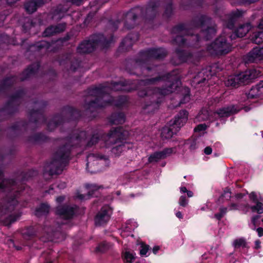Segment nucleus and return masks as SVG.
<instances>
[{
    "mask_svg": "<svg viewBox=\"0 0 263 263\" xmlns=\"http://www.w3.org/2000/svg\"><path fill=\"white\" fill-rule=\"evenodd\" d=\"M252 26L249 23L239 25L235 29L234 33L238 37L245 36L251 29Z\"/></svg>",
    "mask_w": 263,
    "mask_h": 263,
    "instance_id": "16",
    "label": "nucleus"
},
{
    "mask_svg": "<svg viewBox=\"0 0 263 263\" xmlns=\"http://www.w3.org/2000/svg\"><path fill=\"white\" fill-rule=\"evenodd\" d=\"M180 190L181 193H186L187 192L186 188L184 186L180 187Z\"/></svg>",
    "mask_w": 263,
    "mask_h": 263,
    "instance_id": "51",
    "label": "nucleus"
},
{
    "mask_svg": "<svg viewBox=\"0 0 263 263\" xmlns=\"http://www.w3.org/2000/svg\"><path fill=\"white\" fill-rule=\"evenodd\" d=\"M137 227L138 224L136 222L132 220H128L122 227V230L121 233V236L123 237L128 236L131 232Z\"/></svg>",
    "mask_w": 263,
    "mask_h": 263,
    "instance_id": "15",
    "label": "nucleus"
},
{
    "mask_svg": "<svg viewBox=\"0 0 263 263\" xmlns=\"http://www.w3.org/2000/svg\"><path fill=\"white\" fill-rule=\"evenodd\" d=\"M19 215H11L9 217H8L6 220L4 221V223L5 225H9L11 223L15 221L18 218Z\"/></svg>",
    "mask_w": 263,
    "mask_h": 263,
    "instance_id": "33",
    "label": "nucleus"
},
{
    "mask_svg": "<svg viewBox=\"0 0 263 263\" xmlns=\"http://www.w3.org/2000/svg\"><path fill=\"white\" fill-rule=\"evenodd\" d=\"M199 37L197 36H193V35H189V34H186L184 36L178 35L175 39V42L179 45H193L192 43H187L186 41L190 40H194L196 39L198 40Z\"/></svg>",
    "mask_w": 263,
    "mask_h": 263,
    "instance_id": "19",
    "label": "nucleus"
},
{
    "mask_svg": "<svg viewBox=\"0 0 263 263\" xmlns=\"http://www.w3.org/2000/svg\"><path fill=\"white\" fill-rule=\"evenodd\" d=\"M258 0H248V2L250 3L255 2L256 1H257Z\"/></svg>",
    "mask_w": 263,
    "mask_h": 263,
    "instance_id": "60",
    "label": "nucleus"
},
{
    "mask_svg": "<svg viewBox=\"0 0 263 263\" xmlns=\"http://www.w3.org/2000/svg\"><path fill=\"white\" fill-rule=\"evenodd\" d=\"M49 173L50 174L52 175L53 174L58 173V170H55V171L50 170Z\"/></svg>",
    "mask_w": 263,
    "mask_h": 263,
    "instance_id": "57",
    "label": "nucleus"
},
{
    "mask_svg": "<svg viewBox=\"0 0 263 263\" xmlns=\"http://www.w3.org/2000/svg\"><path fill=\"white\" fill-rule=\"evenodd\" d=\"M187 60H188L187 58H185V59H182V61H187Z\"/></svg>",
    "mask_w": 263,
    "mask_h": 263,
    "instance_id": "61",
    "label": "nucleus"
},
{
    "mask_svg": "<svg viewBox=\"0 0 263 263\" xmlns=\"http://www.w3.org/2000/svg\"><path fill=\"white\" fill-rule=\"evenodd\" d=\"M95 137H92V139H91V141H93V140L95 139Z\"/></svg>",
    "mask_w": 263,
    "mask_h": 263,
    "instance_id": "64",
    "label": "nucleus"
},
{
    "mask_svg": "<svg viewBox=\"0 0 263 263\" xmlns=\"http://www.w3.org/2000/svg\"><path fill=\"white\" fill-rule=\"evenodd\" d=\"M188 118V114L185 110L181 111L175 118L173 123H172L177 129L180 128L186 122Z\"/></svg>",
    "mask_w": 263,
    "mask_h": 263,
    "instance_id": "13",
    "label": "nucleus"
},
{
    "mask_svg": "<svg viewBox=\"0 0 263 263\" xmlns=\"http://www.w3.org/2000/svg\"><path fill=\"white\" fill-rule=\"evenodd\" d=\"M204 152L206 155H210L212 152V149L211 147L208 146L204 149Z\"/></svg>",
    "mask_w": 263,
    "mask_h": 263,
    "instance_id": "41",
    "label": "nucleus"
},
{
    "mask_svg": "<svg viewBox=\"0 0 263 263\" xmlns=\"http://www.w3.org/2000/svg\"><path fill=\"white\" fill-rule=\"evenodd\" d=\"M88 189L89 191L94 192L97 191L100 188V186H99L95 184L88 185L87 186Z\"/></svg>",
    "mask_w": 263,
    "mask_h": 263,
    "instance_id": "37",
    "label": "nucleus"
},
{
    "mask_svg": "<svg viewBox=\"0 0 263 263\" xmlns=\"http://www.w3.org/2000/svg\"><path fill=\"white\" fill-rule=\"evenodd\" d=\"M230 37L232 40L233 39V35H231V36H230Z\"/></svg>",
    "mask_w": 263,
    "mask_h": 263,
    "instance_id": "63",
    "label": "nucleus"
},
{
    "mask_svg": "<svg viewBox=\"0 0 263 263\" xmlns=\"http://www.w3.org/2000/svg\"><path fill=\"white\" fill-rule=\"evenodd\" d=\"M67 11L66 9L64 10H57L55 11L53 18L55 19H61L64 16V13Z\"/></svg>",
    "mask_w": 263,
    "mask_h": 263,
    "instance_id": "35",
    "label": "nucleus"
},
{
    "mask_svg": "<svg viewBox=\"0 0 263 263\" xmlns=\"http://www.w3.org/2000/svg\"><path fill=\"white\" fill-rule=\"evenodd\" d=\"M263 226V218L260 216H256L252 218L250 227L252 229Z\"/></svg>",
    "mask_w": 263,
    "mask_h": 263,
    "instance_id": "21",
    "label": "nucleus"
},
{
    "mask_svg": "<svg viewBox=\"0 0 263 263\" xmlns=\"http://www.w3.org/2000/svg\"><path fill=\"white\" fill-rule=\"evenodd\" d=\"M111 213L112 210L109 206H103L96 217V224L101 226L106 223L110 219Z\"/></svg>",
    "mask_w": 263,
    "mask_h": 263,
    "instance_id": "8",
    "label": "nucleus"
},
{
    "mask_svg": "<svg viewBox=\"0 0 263 263\" xmlns=\"http://www.w3.org/2000/svg\"><path fill=\"white\" fill-rule=\"evenodd\" d=\"M172 80V78H169V80L167 81V85H171L168 88H163L161 90L159 89L152 90L150 89L149 87H146V89L148 90H146V92H145V90L139 91V96L141 97H144L146 96H152L153 102L151 104L147 105L145 109L148 108V110H151L153 108H157L158 107V101L155 102L156 99L158 98L160 95H167L174 91V90L176 89L179 83V81H176L175 83H172L171 81Z\"/></svg>",
    "mask_w": 263,
    "mask_h": 263,
    "instance_id": "2",
    "label": "nucleus"
},
{
    "mask_svg": "<svg viewBox=\"0 0 263 263\" xmlns=\"http://www.w3.org/2000/svg\"><path fill=\"white\" fill-rule=\"evenodd\" d=\"M239 110V109L234 105L223 107L214 114L215 118L227 117L232 114L237 113Z\"/></svg>",
    "mask_w": 263,
    "mask_h": 263,
    "instance_id": "11",
    "label": "nucleus"
},
{
    "mask_svg": "<svg viewBox=\"0 0 263 263\" xmlns=\"http://www.w3.org/2000/svg\"><path fill=\"white\" fill-rule=\"evenodd\" d=\"M77 197L81 200H83V199H86L85 198V196H84L83 195H82V194H79L77 196Z\"/></svg>",
    "mask_w": 263,
    "mask_h": 263,
    "instance_id": "53",
    "label": "nucleus"
},
{
    "mask_svg": "<svg viewBox=\"0 0 263 263\" xmlns=\"http://www.w3.org/2000/svg\"><path fill=\"white\" fill-rule=\"evenodd\" d=\"M243 194H241V193H239V194H237L236 195L235 197H236V199H240V198H242L243 197Z\"/></svg>",
    "mask_w": 263,
    "mask_h": 263,
    "instance_id": "55",
    "label": "nucleus"
},
{
    "mask_svg": "<svg viewBox=\"0 0 263 263\" xmlns=\"http://www.w3.org/2000/svg\"><path fill=\"white\" fill-rule=\"evenodd\" d=\"M149 247L147 245L142 243L140 250V254L142 256H147L148 254Z\"/></svg>",
    "mask_w": 263,
    "mask_h": 263,
    "instance_id": "31",
    "label": "nucleus"
},
{
    "mask_svg": "<svg viewBox=\"0 0 263 263\" xmlns=\"http://www.w3.org/2000/svg\"><path fill=\"white\" fill-rule=\"evenodd\" d=\"M263 96V81L253 86L248 93V98L253 99Z\"/></svg>",
    "mask_w": 263,
    "mask_h": 263,
    "instance_id": "14",
    "label": "nucleus"
},
{
    "mask_svg": "<svg viewBox=\"0 0 263 263\" xmlns=\"http://www.w3.org/2000/svg\"><path fill=\"white\" fill-rule=\"evenodd\" d=\"M82 0H70L71 2L77 5H79Z\"/></svg>",
    "mask_w": 263,
    "mask_h": 263,
    "instance_id": "45",
    "label": "nucleus"
},
{
    "mask_svg": "<svg viewBox=\"0 0 263 263\" xmlns=\"http://www.w3.org/2000/svg\"><path fill=\"white\" fill-rule=\"evenodd\" d=\"M147 54L152 58H160L164 53L161 49H152L148 51Z\"/></svg>",
    "mask_w": 263,
    "mask_h": 263,
    "instance_id": "25",
    "label": "nucleus"
},
{
    "mask_svg": "<svg viewBox=\"0 0 263 263\" xmlns=\"http://www.w3.org/2000/svg\"><path fill=\"white\" fill-rule=\"evenodd\" d=\"M65 28V24H60L55 26H51L47 28L44 32L45 36H48L54 33H59L64 30Z\"/></svg>",
    "mask_w": 263,
    "mask_h": 263,
    "instance_id": "20",
    "label": "nucleus"
},
{
    "mask_svg": "<svg viewBox=\"0 0 263 263\" xmlns=\"http://www.w3.org/2000/svg\"><path fill=\"white\" fill-rule=\"evenodd\" d=\"M187 193V195L189 197H193V193L192 192L190 191H187V192H186Z\"/></svg>",
    "mask_w": 263,
    "mask_h": 263,
    "instance_id": "56",
    "label": "nucleus"
},
{
    "mask_svg": "<svg viewBox=\"0 0 263 263\" xmlns=\"http://www.w3.org/2000/svg\"><path fill=\"white\" fill-rule=\"evenodd\" d=\"M116 85L118 87L117 88H116L115 86L113 88V89L115 90H121L122 89L121 88V84L120 83H116Z\"/></svg>",
    "mask_w": 263,
    "mask_h": 263,
    "instance_id": "48",
    "label": "nucleus"
},
{
    "mask_svg": "<svg viewBox=\"0 0 263 263\" xmlns=\"http://www.w3.org/2000/svg\"><path fill=\"white\" fill-rule=\"evenodd\" d=\"M263 60V46L254 48L245 57L246 62H255Z\"/></svg>",
    "mask_w": 263,
    "mask_h": 263,
    "instance_id": "10",
    "label": "nucleus"
},
{
    "mask_svg": "<svg viewBox=\"0 0 263 263\" xmlns=\"http://www.w3.org/2000/svg\"><path fill=\"white\" fill-rule=\"evenodd\" d=\"M234 24V19L231 20L230 22H229L228 24H226L227 27L229 29H231L233 26Z\"/></svg>",
    "mask_w": 263,
    "mask_h": 263,
    "instance_id": "43",
    "label": "nucleus"
},
{
    "mask_svg": "<svg viewBox=\"0 0 263 263\" xmlns=\"http://www.w3.org/2000/svg\"><path fill=\"white\" fill-rule=\"evenodd\" d=\"M260 74L258 70L249 69L238 74L230 76L225 81L227 86L235 87L239 84H247L257 78Z\"/></svg>",
    "mask_w": 263,
    "mask_h": 263,
    "instance_id": "4",
    "label": "nucleus"
},
{
    "mask_svg": "<svg viewBox=\"0 0 263 263\" xmlns=\"http://www.w3.org/2000/svg\"><path fill=\"white\" fill-rule=\"evenodd\" d=\"M255 249H259L260 248V241L259 240H257L255 242Z\"/></svg>",
    "mask_w": 263,
    "mask_h": 263,
    "instance_id": "44",
    "label": "nucleus"
},
{
    "mask_svg": "<svg viewBox=\"0 0 263 263\" xmlns=\"http://www.w3.org/2000/svg\"><path fill=\"white\" fill-rule=\"evenodd\" d=\"M101 160H99L94 155L91 154L87 157V168L91 167L93 164L101 163Z\"/></svg>",
    "mask_w": 263,
    "mask_h": 263,
    "instance_id": "24",
    "label": "nucleus"
},
{
    "mask_svg": "<svg viewBox=\"0 0 263 263\" xmlns=\"http://www.w3.org/2000/svg\"><path fill=\"white\" fill-rule=\"evenodd\" d=\"M160 249V248L158 246H155L153 248V252L154 254H156L157 253V252L158 251V250Z\"/></svg>",
    "mask_w": 263,
    "mask_h": 263,
    "instance_id": "49",
    "label": "nucleus"
},
{
    "mask_svg": "<svg viewBox=\"0 0 263 263\" xmlns=\"http://www.w3.org/2000/svg\"><path fill=\"white\" fill-rule=\"evenodd\" d=\"M197 120L200 121L206 120H213L211 116H210L209 112L208 110L204 109L202 110L197 116Z\"/></svg>",
    "mask_w": 263,
    "mask_h": 263,
    "instance_id": "26",
    "label": "nucleus"
},
{
    "mask_svg": "<svg viewBox=\"0 0 263 263\" xmlns=\"http://www.w3.org/2000/svg\"><path fill=\"white\" fill-rule=\"evenodd\" d=\"M224 197L227 198L228 199L230 198L231 197V192L229 189H227L224 190V193L222 195Z\"/></svg>",
    "mask_w": 263,
    "mask_h": 263,
    "instance_id": "39",
    "label": "nucleus"
},
{
    "mask_svg": "<svg viewBox=\"0 0 263 263\" xmlns=\"http://www.w3.org/2000/svg\"><path fill=\"white\" fill-rule=\"evenodd\" d=\"M67 147V146H65L57 152L54 159L50 164L49 167L57 166L61 167L67 162L69 154V149Z\"/></svg>",
    "mask_w": 263,
    "mask_h": 263,
    "instance_id": "6",
    "label": "nucleus"
},
{
    "mask_svg": "<svg viewBox=\"0 0 263 263\" xmlns=\"http://www.w3.org/2000/svg\"><path fill=\"white\" fill-rule=\"evenodd\" d=\"M154 81H156V80H148V81H146V82L142 81L141 82V85L145 84L147 83H151L152 82H154Z\"/></svg>",
    "mask_w": 263,
    "mask_h": 263,
    "instance_id": "50",
    "label": "nucleus"
},
{
    "mask_svg": "<svg viewBox=\"0 0 263 263\" xmlns=\"http://www.w3.org/2000/svg\"><path fill=\"white\" fill-rule=\"evenodd\" d=\"M258 28L259 29H263V18L260 21V22L258 25Z\"/></svg>",
    "mask_w": 263,
    "mask_h": 263,
    "instance_id": "52",
    "label": "nucleus"
},
{
    "mask_svg": "<svg viewBox=\"0 0 263 263\" xmlns=\"http://www.w3.org/2000/svg\"><path fill=\"white\" fill-rule=\"evenodd\" d=\"M227 208L222 207L220 209V212L215 215V217L218 220L220 219L227 212Z\"/></svg>",
    "mask_w": 263,
    "mask_h": 263,
    "instance_id": "34",
    "label": "nucleus"
},
{
    "mask_svg": "<svg viewBox=\"0 0 263 263\" xmlns=\"http://www.w3.org/2000/svg\"><path fill=\"white\" fill-rule=\"evenodd\" d=\"M178 130L172 123L170 126H165L162 129L161 137L163 139H170L172 138L174 133Z\"/></svg>",
    "mask_w": 263,
    "mask_h": 263,
    "instance_id": "18",
    "label": "nucleus"
},
{
    "mask_svg": "<svg viewBox=\"0 0 263 263\" xmlns=\"http://www.w3.org/2000/svg\"><path fill=\"white\" fill-rule=\"evenodd\" d=\"M258 235L259 237H261L263 235V228L261 227H258L256 229Z\"/></svg>",
    "mask_w": 263,
    "mask_h": 263,
    "instance_id": "42",
    "label": "nucleus"
},
{
    "mask_svg": "<svg viewBox=\"0 0 263 263\" xmlns=\"http://www.w3.org/2000/svg\"><path fill=\"white\" fill-rule=\"evenodd\" d=\"M64 197L60 196V197H58L56 200H57V202L61 203L64 200Z\"/></svg>",
    "mask_w": 263,
    "mask_h": 263,
    "instance_id": "47",
    "label": "nucleus"
},
{
    "mask_svg": "<svg viewBox=\"0 0 263 263\" xmlns=\"http://www.w3.org/2000/svg\"><path fill=\"white\" fill-rule=\"evenodd\" d=\"M206 128L207 126L205 124H200L195 128L194 131L195 132L198 133L199 134L201 135L204 133V131Z\"/></svg>",
    "mask_w": 263,
    "mask_h": 263,
    "instance_id": "32",
    "label": "nucleus"
},
{
    "mask_svg": "<svg viewBox=\"0 0 263 263\" xmlns=\"http://www.w3.org/2000/svg\"><path fill=\"white\" fill-rule=\"evenodd\" d=\"M98 36H93L91 40L83 42L78 47V51L80 53H88L92 51L93 49L101 42L98 40Z\"/></svg>",
    "mask_w": 263,
    "mask_h": 263,
    "instance_id": "7",
    "label": "nucleus"
},
{
    "mask_svg": "<svg viewBox=\"0 0 263 263\" xmlns=\"http://www.w3.org/2000/svg\"><path fill=\"white\" fill-rule=\"evenodd\" d=\"M57 186L60 189H64L66 186V184L65 182H62L60 184H58Z\"/></svg>",
    "mask_w": 263,
    "mask_h": 263,
    "instance_id": "46",
    "label": "nucleus"
},
{
    "mask_svg": "<svg viewBox=\"0 0 263 263\" xmlns=\"http://www.w3.org/2000/svg\"><path fill=\"white\" fill-rule=\"evenodd\" d=\"M114 118H116L115 120L112 121L114 124H122L124 122V116L122 114H120L118 115H115Z\"/></svg>",
    "mask_w": 263,
    "mask_h": 263,
    "instance_id": "30",
    "label": "nucleus"
},
{
    "mask_svg": "<svg viewBox=\"0 0 263 263\" xmlns=\"http://www.w3.org/2000/svg\"><path fill=\"white\" fill-rule=\"evenodd\" d=\"M194 82H196V83H199L200 82V80L198 81L197 80V78L195 77V79H194Z\"/></svg>",
    "mask_w": 263,
    "mask_h": 263,
    "instance_id": "59",
    "label": "nucleus"
},
{
    "mask_svg": "<svg viewBox=\"0 0 263 263\" xmlns=\"http://www.w3.org/2000/svg\"><path fill=\"white\" fill-rule=\"evenodd\" d=\"M249 199L255 205L250 206L248 205H238L235 203H231L228 206V210L234 211L238 210L247 212L250 209L253 212H257L258 214L263 213V199L260 194L257 192H252L249 194Z\"/></svg>",
    "mask_w": 263,
    "mask_h": 263,
    "instance_id": "3",
    "label": "nucleus"
},
{
    "mask_svg": "<svg viewBox=\"0 0 263 263\" xmlns=\"http://www.w3.org/2000/svg\"><path fill=\"white\" fill-rule=\"evenodd\" d=\"M122 258L124 263H131L135 259V254L126 250L122 253Z\"/></svg>",
    "mask_w": 263,
    "mask_h": 263,
    "instance_id": "22",
    "label": "nucleus"
},
{
    "mask_svg": "<svg viewBox=\"0 0 263 263\" xmlns=\"http://www.w3.org/2000/svg\"><path fill=\"white\" fill-rule=\"evenodd\" d=\"M10 181L8 180H4L0 184V189H3L5 187V185L10 183Z\"/></svg>",
    "mask_w": 263,
    "mask_h": 263,
    "instance_id": "40",
    "label": "nucleus"
},
{
    "mask_svg": "<svg viewBox=\"0 0 263 263\" xmlns=\"http://www.w3.org/2000/svg\"><path fill=\"white\" fill-rule=\"evenodd\" d=\"M43 4L42 0H32L27 2L25 8L28 13H32L36 11L37 8Z\"/></svg>",
    "mask_w": 263,
    "mask_h": 263,
    "instance_id": "17",
    "label": "nucleus"
},
{
    "mask_svg": "<svg viewBox=\"0 0 263 263\" xmlns=\"http://www.w3.org/2000/svg\"><path fill=\"white\" fill-rule=\"evenodd\" d=\"M185 99H189V96H187V95H186L184 97Z\"/></svg>",
    "mask_w": 263,
    "mask_h": 263,
    "instance_id": "62",
    "label": "nucleus"
},
{
    "mask_svg": "<svg viewBox=\"0 0 263 263\" xmlns=\"http://www.w3.org/2000/svg\"><path fill=\"white\" fill-rule=\"evenodd\" d=\"M241 15V13H240V12L238 10L237 11V12H236V13L235 14V15L236 16H239Z\"/></svg>",
    "mask_w": 263,
    "mask_h": 263,
    "instance_id": "58",
    "label": "nucleus"
},
{
    "mask_svg": "<svg viewBox=\"0 0 263 263\" xmlns=\"http://www.w3.org/2000/svg\"><path fill=\"white\" fill-rule=\"evenodd\" d=\"M127 135V133L124 131L121 127L112 128L104 138L106 146L116 144L112 149V153L116 155H120L126 148L124 140Z\"/></svg>",
    "mask_w": 263,
    "mask_h": 263,
    "instance_id": "1",
    "label": "nucleus"
},
{
    "mask_svg": "<svg viewBox=\"0 0 263 263\" xmlns=\"http://www.w3.org/2000/svg\"><path fill=\"white\" fill-rule=\"evenodd\" d=\"M49 211V206L48 204L43 203L42 204L40 207L36 210L35 214L37 216H39L40 213L43 214H45L47 213Z\"/></svg>",
    "mask_w": 263,
    "mask_h": 263,
    "instance_id": "28",
    "label": "nucleus"
},
{
    "mask_svg": "<svg viewBox=\"0 0 263 263\" xmlns=\"http://www.w3.org/2000/svg\"><path fill=\"white\" fill-rule=\"evenodd\" d=\"M110 246L106 243L103 242L100 244L96 249L97 252L103 253L107 250Z\"/></svg>",
    "mask_w": 263,
    "mask_h": 263,
    "instance_id": "29",
    "label": "nucleus"
},
{
    "mask_svg": "<svg viewBox=\"0 0 263 263\" xmlns=\"http://www.w3.org/2000/svg\"><path fill=\"white\" fill-rule=\"evenodd\" d=\"M75 210L76 207H69L68 206H58L57 212L61 218L70 219L75 213Z\"/></svg>",
    "mask_w": 263,
    "mask_h": 263,
    "instance_id": "12",
    "label": "nucleus"
},
{
    "mask_svg": "<svg viewBox=\"0 0 263 263\" xmlns=\"http://www.w3.org/2000/svg\"><path fill=\"white\" fill-rule=\"evenodd\" d=\"M176 152L175 147L166 148L161 152H156L148 158L149 162H157L161 159H164Z\"/></svg>",
    "mask_w": 263,
    "mask_h": 263,
    "instance_id": "9",
    "label": "nucleus"
},
{
    "mask_svg": "<svg viewBox=\"0 0 263 263\" xmlns=\"http://www.w3.org/2000/svg\"><path fill=\"white\" fill-rule=\"evenodd\" d=\"M216 33V29L214 27L208 28L204 31H203L200 34V36L203 38L209 40L215 35Z\"/></svg>",
    "mask_w": 263,
    "mask_h": 263,
    "instance_id": "23",
    "label": "nucleus"
},
{
    "mask_svg": "<svg viewBox=\"0 0 263 263\" xmlns=\"http://www.w3.org/2000/svg\"><path fill=\"white\" fill-rule=\"evenodd\" d=\"M188 203V200L186 199V197L181 196L180 197L179 201V204L180 206H185Z\"/></svg>",
    "mask_w": 263,
    "mask_h": 263,
    "instance_id": "36",
    "label": "nucleus"
},
{
    "mask_svg": "<svg viewBox=\"0 0 263 263\" xmlns=\"http://www.w3.org/2000/svg\"><path fill=\"white\" fill-rule=\"evenodd\" d=\"M174 31H178L181 34L186 33V31L183 28L182 26H178L174 29Z\"/></svg>",
    "mask_w": 263,
    "mask_h": 263,
    "instance_id": "38",
    "label": "nucleus"
},
{
    "mask_svg": "<svg viewBox=\"0 0 263 263\" xmlns=\"http://www.w3.org/2000/svg\"><path fill=\"white\" fill-rule=\"evenodd\" d=\"M232 49V46L228 43L226 37L223 35L217 39L210 45L207 49L213 55H223L229 53Z\"/></svg>",
    "mask_w": 263,
    "mask_h": 263,
    "instance_id": "5",
    "label": "nucleus"
},
{
    "mask_svg": "<svg viewBox=\"0 0 263 263\" xmlns=\"http://www.w3.org/2000/svg\"><path fill=\"white\" fill-rule=\"evenodd\" d=\"M176 216L179 219H182V214L180 212H177L176 213Z\"/></svg>",
    "mask_w": 263,
    "mask_h": 263,
    "instance_id": "54",
    "label": "nucleus"
},
{
    "mask_svg": "<svg viewBox=\"0 0 263 263\" xmlns=\"http://www.w3.org/2000/svg\"><path fill=\"white\" fill-rule=\"evenodd\" d=\"M246 242L243 238H238L234 240L233 242V246L235 249L239 248H244L246 247Z\"/></svg>",
    "mask_w": 263,
    "mask_h": 263,
    "instance_id": "27",
    "label": "nucleus"
}]
</instances>
